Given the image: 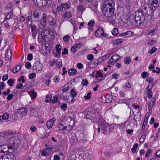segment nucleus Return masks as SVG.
<instances>
[{
    "mask_svg": "<svg viewBox=\"0 0 160 160\" xmlns=\"http://www.w3.org/2000/svg\"><path fill=\"white\" fill-rule=\"evenodd\" d=\"M143 9L142 10L139 9L135 12V20L138 24H140L143 22L145 20V18L144 16Z\"/></svg>",
    "mask_w": 160,
    "mask_h": 160,
    "instance_id": "obj_4",
    "label": "nucleus"
},
{
    "mask_svg": "<svg viewBox=\"0 0 160 160\" xmlns=\"http://www.w3.org/2000/svg\"><path fill=\"white\" fill-rule=\"evenodd\" d=\"M33 113H35V114H33V115L36 117H41L42 116V113L41 111L39 110L38 111H34V112H33Z\"/></svg>",
    "mask_w": 160,
    "mask_h": 160,
    "instance_id": "obj_22",
    "label": "nucleus"
},
{
    "mask_svg": "<svg viewBox=\"0 0 160 160\" xmlns=\"http://www.w3.org/2000/svg\"><path fill=\"white\" fill-rule=\"evenodd\" d=\"M132 86V84L129 82H127L124 85L122 86V88L124 89L127 88H130Z\"/></svg>",
    "mask_w": 160,
    "mask_h": 160,
    "instance_id": "obj_23",
    "label": "nucleus"
},
{
    "mask_svg": "<svg viewBox=\"0 0 160 160\" xmlns=\"http://www.w3.org/2000/svg\"><path fill=\"white\" fill-rule=\"evenodd\" d=\"M53 149L52 147L48 148L46 149H43L42 151L41 155L43 156H46L50 154Z\"/></svg>",
    "mask_w": 160,
    "mask_h": 160,
    "instance_id": "obj_8",
    "label": "nucleus"
},
{
    "mask_svg": "<svg viewBox=\"0 0 160 160\" xmlns=\"http://www.w3.org/2000/svg\"><path fill=\"white\" fill-rule=\"evenodd\" d=\"M77 46L74 45L71 48V51L73 53H75L76 52V48H77Z\"/></svg>",
    "mask_w": 160,
    "mask_h": 160,
    "instance_id": "obj_47",
    "label": "nucleus"
},
{
    "mask_svg": "<svg viewBox=\"0 0 160 160\" xmlns=\"http://www.w3.org/2000/svg\"><path fill=\"white\" fill-rule=\"evenodd\" d=\"M12 55L11 51L10 49H8L7 50L6 53H5V58L6 59L8 60L11 58Z\"/></svg>",
    "mask_w": 160,
    "mask_h": 160,
    "instance_id": "obj_17",
    "label": "nucleus"
},
{
    "mask_svg": "<svg viewBox=\"0 0 160 160\" xmlns=\"http://www.w3.org/2000/svg\"><path fill=\"white\" fill-rule=\"evenodd\" d=\"M148 75V73L145 72H142L141 74L142 77L143 78H145L147 77Z\"/></svg>",
    "mask_w": 160,
    "mask_h": 160,
    "instance_id": "obj_50",
    "label": "nucleus"
},
{
    "mask_svg": "<svg viewBox=\"0 0 160 160\" xmlns=\"http://www.w3.org/2000/svg\"><path fill=\"white\" fill-rule=\"evenodd\" d=\"M68 90V88L67 85H65L62 90L63 92H67Z\"/></svg>",
    "mask_w": 160,
    "mask_h": 160,
    "instance_id": "obj_58",
    "label": "nucleus"
},
{
    "mask_svg": "<svg viewBox=\"0 0 160 160\" xmlns=\"http://www.w3.org/2000/svg\"><path fill=\"white\" fill-rule=\"evenodd\" d=\"M146 32H147V35L152 36L155 33V29L153 28L152 30H148Z\"/></svg>",
    "mask_w": 160,
    "mask_h": 160,
    "instance_id": "obj_27",
    "label": "nucleus"
},
{
    "mask_svg": "<svg viewBox=\"0 0 160 160\" xmlns=\"http://www.w3.org/2000/svg\"><path fill=\"white\" fill-rule=\"evenodd\" d=\"M146 138V136L144 135H142L140 138L139 141L140 143H142L144 142Z\"/></svg>",
    "mask_w": 160,
    "mask_h": 160,
    "instance_id": "obj_42",
    "label": "nucleus"
},
{
    "mask_svg": "<svg viewBox=\"0 0 160 160\" xmlns=\"http://www.w3.org/2000/svg\"><path fill=\"white\" fill-rule=\"evenodd\" d=\"M43 65L42 63L39 62H36L32 66L33 69L36 71H40L42 69Z\"/></svg>",
    "mask_w": 160,
    "mask_h": 160,
    "instance_id": "obj_9",
    "label": "nucleus"
},
{
    "mask_svg": "<svg viewBox=\"0 0 160 160\" xmlns=\"http://www.w3.org/2000/svg\"><path fill=\"white\" fill-rule=\"evenodd\" d=\"M36 76V74L35 73H32L29 75V77L30 78L33 79L35 78Z\"/></svg>",
    "mask_w": 160,
    "mask_h": 160,
    "instance_id": "obj_61",
    "label": "nucleus"
},
{
    "mask_svg": "<svg viewBox=\"0 0 160 160\" xmlns=\"http://www.w3.org/2000/svg\"><path fill=\"white\" fill-rule=\"evenodd\" d=\"M156 99L155 98H152L148 104V108L149 110L151 109L155 103Z\"/></svg>",
    "mask_w": 160,
    "mask_h": 160,
    "instance_id": "obj_16",
    "label": "nucleus"
},
{
    "mask_svg": "<svg viewBox=\"0 0 160 160\" xmlns=\"http://www.w3.org/2000/svg\"><path fill=\"white\" fill-rule=\"evenodd\" d=\"M114 4L112 0H105L102 5V18L108 21L112 18Z\"/></svg>",
    "mask_w": 160,
    "mask_h": 160,
    "instance_id": "obj_1",
    "label": "nucleus"
},
{
    "mask_svg": "<svg viewBox=\"0 0 160 160\" xmlns=\"http://www.w3.org/2000/svg\"><path fill=\"white\" fill-rule=\"evenodd\" d=\"M110 55L111 54L110 53H108L106 54L105 55L102 56L101 57V59L102 61H104L109 57Z\"/></svg>",
    "mask_w": 160,
    "mask_h": 160,
    "instance_id": "obj_30",
    "label": "nucleus"
},
{
    "mask_svg": "<svg viewBox=\"0 0 160 160\" xmlns=\"http://www.w3.org/2000/svg\"><path fill=\"white\" fill-rule=\"evenodd\" d=\"M112 33L113 35H116L118 33V28H114L112 32Z\"/></svg>",
    "mask_w": 160,
    "mask_h": 160,
    "instance_id": "obj_39",
    "label": "nucleus"
},
{
    "mask_svg": "<svg viewBox=\"0 0 160 160\" xmlns=\"http://www.w3.org/2000/svg\"><path fill=\"white\" fill-rule=\"evenodd\" d=\"M63 98L66 100L67 102L69 103H72L73 102V98L70 95L67 94L63 97Z\"/></svg>",
    "mask_w": 160,
    "mask_h": 160,
    "instance_id": "obj_13",
    "label": "nucleus"
},
{
    "mask_svg": "<svg viewBox=\"0 0 160 160\" xmlns=\"http://www.w3.org/2000/svg\"><path fill=\"white\" fill-rule=\"evenodd\" d=\"M61 46L59 44L57 45L56 46V51L59 54L60 53L61 50Z\"/></svg>",
    "mask_w": 160,
    "mask_h": 160,
    "instance_id": "obj_38",
    "label": "nucleus"
},
{
    "mask_svg": "<svg viewBox=\"0 0 160 160\" xmlns=\"http://www.w3.org/2000/svg\"><path fill=\"white\" fill-rule=\"evenodd\" d=\"M138 144L137 143H135L133 146V147L131 148V151L133 153H135L136 150L137 149Z\"/></svg>",
    "mask_w": 160,
    "mask_h": 160,
    "instance_id": "obj_32",
    "label": "nucleus"
},
{
    "mask_svg": "<svg viewBox=\"0 0 160 160\" xmlns=\"http://www.w3.org/2000/svg\"><path fill=\"white\" fill-rule=\"evenodd\" d=\"M7 146L6 144L0 145V152L3 153L6 152L7 151L6 149H7Z\"/></svg>",
    "mask_w": 160,
    "mask_h": 160,
    "instance_id": "obj_21",
    "label": "nucleus"
},
{
    "mask_svg": "<svg viewBox=\"0 0 160 160\" xmlns=\"http://www.w3.org/2000/svg\"><path fill=\"white\" fill-rule=\"evenodd\" d=\"M7 82L10 86H12L13 85V84L14 82V81L13 79H9L8 81Z\"/></svg>",
    "mask_w": 160,
    "mask_h": 160,
    "instance_id": "obj_44",
    "label": "nucleus"
},
{
    "mask_svg": "<svg viewBox=\"0 0 160 160\" xmlns=\"http://www.w3.org/2000/svg\"><path fill=\"white\" fill-rule=\"evenodd\" d=\"M71 95L74 98L77 95V92L73 89H72L70 91Z\"/></svg>",
    "mask_w": 160,
    "mask_h": 160,
    "instance_id": "obj_31",
    "label": "nucleus"
},
{
    "mask_svg": "<svg viewBox=\"0 0 160 160\" xmlns=\"http://www.w3.org/2000/svg\"><path fill=\"white\" fill-rule=\"evenodd\" d=\"M57 61L54 59H53L52 61L50 62V65L52 67L54 65V64Z\"/></svg>",
    "mask_w": 160,
    "mask_h": 160,
    "instance_id": "obj_59",
    "label": "nucleus"
},
{
    "mask_svg": "<svg viewBox=\"0 0 160 160\" xmlns=\"http://www.w3.org/2000/svg\"><path fill=\"white\" fill-rule=\"evenodd\" d=\"M115 63V62L114 60L112 59V57L111 59L108 62V63L111 65H113Z\"/></svg>",
    "mask_w": 160,
    "mask_h": 160,
    "instance_id": "obj_54",
    "label": "nucleus"
},
{
    "mask_svg": "<svg viewBox=\"0 0 160 160\" xmlns=\"http://www.w3.org/2000/svg\"><path fill=\"white\" fill-rule=\"evenodd\" d=\"M149 86L147 88V94L148 97L149 99L151 98L152 97V93L151 90L150 89H148Z\"/></svg>",
    "mask_w": 160,
    "mask_h": 160,
    "instance_id": "obj_33",
    "label": "nucleus"
},
{
    "mask_svg": "<svg viewBox=\"0 0 160 160\" xmlns=\"http://www.w3.org/2000/svg\"><path fill=\"white\" fill-rule=\"evenodd\" d=\"M13 134V132L10 131H8L5 133V135L6 136H9V138H10V140L9 139L8 141H7V142L9 143L10 145H14L17 143V141L18 139L17 138H15L13 136L10 137V135Z\"/></svg>",
    "mask_w": 160,
    "mask_h": 160,
    "instance_id": "obj_6",
    "label": "nucleus"
},
{
    "mask_svg": "<svg viewBox=\"0 0 160 160\" xmlns=\"http://www.w3.org/2000/svg\"><path fill=\"white\" fill-rule=\"evenodd\" d=\"M146 124H147V122L145 121V120H144L143 121V122L142 128L141 130V131L142 132L143 131V130H144V129H145V125Z\"/></svg>",
    "mask_w": 160,
    "mask_h": 160,
    "instance_id": "obj_53",
    "label": "nucleus"
},
{
    "mask_svg": "<svg viewBox=\"0 0 160 160\" xmlns=\"http://www.w3.org/2000/svg\"><path fill=\"white\" fill-rule=\"evenodd\" d=\"M56 120L55 118H53L49 119L47 122L46 126L48 129L51 128H52Z\"/></svg>",
    "mask_w": 160,
    "mask_h": 160,
    "instance_id": "obj_11",
    "label": "nucleus"
},
{
    "mask_svg": "<svg viewBox=\"0 0 160 160\" xmlns=\"http://www.w3.org/2000/svg\"><path fill=\"white\" fill-rule=\"evenodd\" d=\"M91 92H89L87 94V95L85 96L84 98L85 99L88 100L89 99L91 98Z\"/></svg>",
    "mask_w": 160,
    "mask_h": 160,
    "instance_id": "obj_55",
    "label": "nucleus"
},
{
    "mask_svg": "<svg viewBox=\"0 0 160 160\" xmlns=\"http://www.w3.org/2000/svg\"><path fill=\"white\" fill-rule=\"evenodd\" d=\"M58 100V98L56 96H55L53 97L52 99L51 102L52 103H55L57 102Z\"/></svg>",
    "mask_w": 160,
    "mask_h": 160,
    "instance_id": "obj_48",
    "label": "nucleus"
},
{
    "mask_svg": "<svg viewBox=\"0 0 160 160\" xmlns=\"http://www.w3.org/2000/svg\"><path fill=\"white\" fill-rule=\"evenodd\" d=\"M132 34V32L131 31H128L126 32H125L122 33V34H121V35L122 36H124L127 35H129L131 36Z\"/></svg>",
    "mask_w": 160,
    "mask_h": 160,
    "instance_id": "obj_36",
    "label": "nucleus"
},
{
    "mask_svg": "<svg viewBox=\"0 0 160 160\" xmlns=\"http://www.w3.org/2000/svg\"><path fill=\"white\" fill-rule=\"evenodd\" d=\"M146 81L149 83H151L153 82V79L150 77H148L147 78Z\"/></svg>",
    "mask_w": 160,
    "mask_h": 160,
    "instance_id": "obj_60",
    "label": "nucleus"
},
{
    "mask_svg": "<svg viewBox=\"0 0 160 160\" xmlns=\"http://www.w3.org/2000/svg\"><path fill=\"white\" fill-rule=\"evenodd\" d=\"M31 64L29 62H27L25 64V67L27 69H30L31 67Z\"/></svg>",
    "mask_w": 160,
    "mask_h": 160,
    "instance_id": "obj_52",
    "label": "nucleus"
},
{
    "mask_svg": "<svg viewBox=\"0 0 160 160\" xmlns=\"http://www.w3.org/2000/svg\"><path fill=\"white\" fill-rule=\"evenodd\" d=\"M8 74L4 75L2 78V80L3 81L6 80L8 78Z\"/></svg>",
    "mask_w": 160,
    "mask_h": 160,
    "instance_id": "obj_64",
    "label": "nucleus"
},
{
    "mask_svg": "<svg viewBox=\"0 0 160 160\" xmlns=\"http://www.w3.org/2000/svg\"><path fill=\"white\" fill-rule=\"evenodd\" d=\"M47 22V15L45 13H43L42 18L41 20V23L42 25V27L44 28L46 25Z\"/></svg>",
    "mask_w": 160,
    "mask_h": 160,
    "instance_id": "obj_14",
    "label": "nucleus"
},
{
    "mask_svg": "<svg viewBox=\"0 0 160 160\" xmlns=\"http://www.w3.org/2000/svg\"><path fill=\"white\" fill-rule=\"evenodd\" d=\"M157 49L155 47H153L149 51V52L151 54L153 53L156 51Z\"/></svg>",
    "mask_w": 160,
    "mask_h": 160,
    "instance_id": "obj_56",
    "label": "nucleus"
},
{
    "mask_svg": "<svg viewBox=\"0 0 160 160\" xmlns=\"http://www.w3.org/2000/svg\"><path fill=\"white\" fill-rule=\"evenodd\" d=\"M13 16V12L12 11H11L7 15L6 17V18L4 20V22L6 19H9L11 18H12Z\"/></svg>",
    "mask_w": 160,
    "mask_h": 160,
    "instance_id": "obj_28",
    "label": "nucleus"
},
{
    "mask_svg": "<svg viewBox=\"0 0 160 160\" xmlns=\"http://www.w3.org/2000/svg\"><path fill=\"white\" fill-rule=\"evenodd\" d=\"M60 108L62 110H65L67 109V105L66 103H63L60 106Z\"/></svg>",
    "mask_w": 160,
    "mask_h": 160,
    "instance_id": "obj_45",
    "label": "nucleus"
},
{
    "mask_svg": "<svg viewBox=\"0 0 160 160\" xmlns=\"http://www.w3.org/2000/svg\"><path fill=\"white\" fill-rule=\"evenodd\" d=\"M88 83V81L86 79H83L82 80L81 84L83 86H85L87 85Z\"/></svg>",
    "mask_w": 160,
    "mask_h": 160,
    "instance_id": "obj_37",
    "label": "nucleus"
},
{
    "mask_svg": "<svg viewBox=\"0 0 160 160\" xmlns=\"http://www.w3.org/2000/svg\"><path fill=\"white\" fill-rule=\"evenodd\" d=\"M9 114L8 112H6L3 114L2 116V118L4 120H6L8 119L9 118Z\"/></svg>",
    "mask_w": 160,
    "mask_h": 160,
    "instance_id": "obj_35",
    "label": "nucleus"
},
{
    "mask_svg": "<svg viewBox=\"0 0 160 160\" xmlns=\"http://www.w3.org/2000/svg\"><path fill=\"white\" fill-rule=\"evenodd\" d=\"M72 17V14L71 12H65V14L62 16V17L65 19H66L68 18H70Z\"/></svg>",
    "mask_w": 160,
    "mask_h": 160,
    "instance_id": "obj_19",
    "label": "nucleus"
},
{
    "mask_svg": "<svg viewBox=\"0 0 160 160\" xmlns=\"http://www.w3.org/2000/svg\"><path fill=\"white\" fill-rule=\"evenodd\" d=\"M53 80L55 82H57L59 81L60 78L58 76H56L53 78Z\"/></svg>",
    "mask_w": 160,
    "mask_h": 160,
    "instance_id": "obj_57",
    "label": "nucleus"
},
{
    "mask_svg": "<svg viewBox=\"0 0 160 160\" xmlns=\"http://www.w3.org/2000/svg\"><path fill=\"white\" fill-rule=\"evenodd\" d=\"M95 24V22L92 20H90L88 23V24L89 27H92Z\"/></svg>",
    "mask_w": 160,
    "mask_h": 160,
    "instance_id": "obj_43",
    "label": "nucleus"
},
{
    "mask_svg": "<svg viewBox=\"0 0 160 160\" xmlns=\"http://www.w3.org/2000/svg\"><path fill=\"white\" fill-rule=\"evenodd\" d=\"M77 72L76 69L74 68L70 69L68 71V74L70 76L74 75L76 74Z\"/></svg>",
    "mask_w": 160,
    "mask_h": 160,
    "instance_id": "obj_20",
    "label": "nucleus"
},
{
    "mask_svg": "<svg viewBox=\"0 0 160 160\" xmlns=\"http://www.w3.org/2000/svg\"><path fill=\"white\" fill-rule=\"evenodd\" d=\"M70 5L67 3H62L59 5L57 8V11H60L63 9L67 10L69 8Z\"/></svg>",
    "mask_w": 160,
    "mask_h": 160,
    "instance_id": "obj_10",
    "label": "nucleus"
},
{
    "mask_svg": "<svg viewBox=\"0 0 160 160\" xmlns=\"http://www.w3.org/2000/svg\"><path fill=\"white\" fill-rule=\"evenodd\" d=\"M52 95L51 94H48L46 96L45 102H49L51 101Z\"/></svg>",
    "mask_w": 160,
    "mask_h": 160,
    "instance_id": "obj_26",
    "label": "nucleus"
},
{
    "mask_svg": "<svg viewBox=\"0 0 160 160\" xmlns=\"http://www.w3.org/2000/svg\"><path fill=\"white\" fill-rule=\"evenodd\" d=\"M126 124V121H125L122 124H117V126H118V127L121 130H123L124 129Z\"/></svg>",
    "mask_w": 160,
    "mask_h": 160,
    "instance_id": "obj_24",
    "label": "nucleus"
},
{
    "mask_svg": "<svg viewBox=\"0 0 160 160\" xmlns=\"http://www.w3.org/2000/svg\"><path fill=\"white\" fill-rule=\"evenodd\" d=\"M21 69V66L20 65H17L16 67L13 69V72L15 73L19 71Z\"/></svg>",
    "mask_w": 160,
    "mask_h": 160,
    "instance_id": "obj_34",
    "label": "nucleus"
},
{
    "mask_svg": "<svg viewBox=\"0 0 160 160\" xmlns=\"http://www.w3.org/2000/svg\"><path fill=\"white\" fill-rule=\"evenodd\" d=\"M70 39V36L68 35L65 36L63 38V40L65 41H68Z\"/></svg>",
    "mask_w": 160,
    "mask_h": 160,
    "instance_id": "obj_51",
    "label": "nucleus"
},
{
    "mask_svg": "<svg viewBox=\"0 0 160 160\" xmlns=\"http://www.w3.org/2000/svg\"><path fill=\"white\" fill-rule=\"evenodd\" d=\"M122 42V40L121 39H118L114 41V43L116 45L121 44Z\"/></svg>",
    "mask_w": 160,
    "mask_h": 160,
    "instance_id": "obj_40",
    "label": "nucleus"
},
{
    "mask_svg": "<svg viewBox=\"0 0 160 160\" xmlns=\"http://www.w3.org/2000/svg\"><path fill=\"white\" fill-rule=\"evenodd\" d=\"M44 35L48 37L50 40H52L54 38V34L53 32L50 29L45 30L44 32Z\"/></svg>",
    "mask_w": 160,
    "mask_h": 160,
    "instance_id": "obj_7",
    "label": "nucleus"
},
{
    "mask_svg": "<svg viewBox=\"0 0 160 160\" xmlns=\"http://www.w3.org/2000/svg\"><path fill=\"white\" fill-rule=\"evenodd\" d=\"M27 109L25 108H20L18 110V112L22 117H25L26 115L28 112Z\"/></svg>",
    "mask_w": 160,
    "mask_h": 160,
    "instance_id": "obj_12",
    "label": "nucleus"
},
{
    "mask_svg": "<svg viewBox=\"0 0 160 160\" xmlns=\"http://www.w3.org/2000/svg\"><path fill=\"white\" fill-rule=\"evenodd\" d=\"M101 125V126L102 132L104 134H107L113 130V128L105 122H104Z\"/></svg>",
    "mask_w": 160,
    "mask_h": 160,
    "instance_id": "obj_5",
    "label": "nucleus"
},
{
    "mask_svg": "<svg viewBox=\"0 0 160 160\" xmlns=\"http://www.w3.org/2000/svg\"><path fill=\"white\" fill-rule=\"evenodd\" d=\"M87 59L89 61H92L93 59V56L92 54H90L87 57Z\"/></svg>",
    "mask_w": 160,
    "mask_h": 160,
    "instance_id": "obj_46",
    "label": "nucleus"
},
{
    "mask_svg": "<svg viewBox=\"0 0 160 160\" xmlns=\"http://www.w3.org/2000/svg\"><path fill=\"white\" fill-rule=\"evenodd\" d=\"M101 35L104 38H107L108 36V35L106 33H104L102 28H101Z\"/></svg>",
    "mask_w": 160,
    "mask_h": 160,
    "instance_id": "obj_41",
    "label": "nucleus"
},
{
    "mask_svg": "<svg viewBox=\"0 0 160 160\" xmlns=\"http://www.w3.org/2000/svg\"><path fill=\"white\" fill-rule=\"evenodd\" d=\"M32 59V55L31 54H29L27 56V60L28 61H31Z\"/></svg>",
    "mask_w": 160,
    "mask_h": 160,
    "instance_id": "obj_62",
    "label": "nucleus"
},
{
    "mask_svg": "<svg viewBox=\"0 0 160 160\" xmlns=\"http://www.w3.org/2000/svg\"><path fill=\"white\" fill-rule=\"evenodd\" d=\"M157 6V0H149V3L145 4L142 7L143 12L144 14H147L149 10H155Z\"/></svg>",
    "mask_w": 160,
    "mask_h": 160,
    "instance_id": "obj_3",
    "label": "nucleus"
},
{
    "mask_svg": "<svg viewBox=\"0 0 160 160\" xmlns=\"http://www.w3.org/2000/svg\"><path fill=\"white\" fill-rule=\"evenodd\" d=\"M68 122H73V125H71L70 123H68V126H64L62 123H60L58 125V128L60 131H64L65 132L68 133L71 131L74 127L73 124L74 123V121L72 118L70 117L67 118Z\"/></svg>",
    "mask_w": 160,
    "mask_h": 160,
    "instance_id": "obj_2",
    "label": "nucleus"
},
{
    "mask_svg": "<svg viewBox=\"0 0 160 160\" xmlns=\"http://www.w3.org/2000/svg\"><path fill=\"white\" fill-rule=\"evenodd\" d=\"M40 11L39 10H35L33 13V16L35 18V20L38 21L40 19Z\"/></svg>",
    "mask_w": 160,
    "mask_h": 160,
    "instance_id": "obj_15",
    "label": "nucleus"
},
{
    "mask_svg": "<svg viewBox=\"0 0 160 160\" xmlns=\"http://www.w3.org/2000/svg\"><path fill=\"white\" fill-rule=\"evenodd\" d=\"M85 10V7L84 6L82 5V4L78 6V8H77V10L78 12H82L84 11Z\"/></svg>",
    "mask_w": 160,
    "mask_h": 160,
    "instance_id": "obj_25",
    "label": "nucleus"
},
{
    "mask_svg": "<svg viewBox=\"0 0 160 160\" xmlns=\"http://www.w3.org/2000/svg\"><path fill=\"white\" fill-rule=\"evenodd\" d=\"M5 85L4 83L2 82L0 83V89H2L5 88Z\"/></svg>",
    "mask_w": 160,
    "mask_h": 160,
    "instance_id": "obj_63",
    "label": "nucleus"
},
{
    "mask_svg": "<svg viewBox=\"0 0 160 160\" xmlns=\"http://www.w3.org/2000/svg\"><path fill=\"white\" fill-rule=\"evenodd\" d=\"M99 28L95 32V35L98 38L100 37V31L99 30Z\"/></svg>",
    "mask_w": 160,
    "mask_h": 160,
    "instance_id": "obj_49",
    "label": "nucleus"
},
{
    "mask_svg": "<svg viewBox=\"0 0 160 160\" xmlns=\"http://www.w3.org/2000/svg\"><path fill=\"white\" fill-rule=\"evenodd\" d=\"M124 61L125 63L128 64L131 62V59L129 57H127L124 58Z\"/></svg>",
    "mask_w": 160,
    "mask_h": 160,
    "instance_id": "obj_29",
    "label": "nucleus"
},
{
    "mask_svg": "<svg viewBox=\"0 0 160 160\" xmlns=\"http://www.w3.org/2000/svg\"><path fill=\"white\" fill-rule=\"evenodd\" d=\"M112 57V59L114 60L115 63L119 61L121 58V57L117 54L113 55Z\"/></svg>",
    "mask_w": 160,
    "mask_h": 160,
    "instance_id": "obj_18",
    "label": "nucleus"
}]
</instances>
